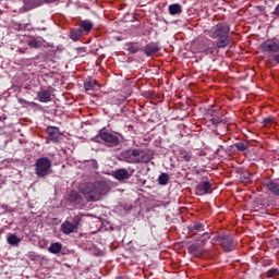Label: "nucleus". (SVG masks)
Listing matches in <instances>:
<instances>
[{
	"label": "nucleus",
	"instance_id": "nucleus-8",
	"mask_svg": "<svg viewBox=\"0 0 279 279\" xmlns=\"http://www.w3.org/2000/svg\"><path fill=\"white\" fill-rule=\"evenodd\" d=\"M216 241L220 243L225 252H232L234 250V238L232 235H218Z\"/></svg>",
	"mask_w": 279,
	"mask_h": 279
},
{
	"label": "nucleus",
	"instance_id": "nucleus-18",
	"mask_svg": "<svg viewBox=\"0 0 279 279\" xmlns=\"http://www.w3.org/2000/svg\"><path fill=\"white\" fill-rule=\"evenodd\" d=\"M179 158L180 160H184V162H191V160H193V153L185 149H180Z\"/></svg>",
	"mask_w": 279,
	"mask_h": 279
},
{
	"label": "nucleus",
	"instance_id": "nucleus-3",
	"mask_svg": "<svg viewBox=\"0 0 279 279\" xmlns=\"http://www.w3.org/2000/svg\"><path fill=\"white\" fill-rule=\"evenodd\" d=\"M121 158L130 165H141L149 162L151 155L141 148L126 149L121 153Z\"/></svg>",
	"mask_w": 279,
	"mask_h": 279
},
{
	"label": "nucleus",
	"instance_id": "nucleus-19",
	"mask_svg": "<svg viewBox=\"0 0 279 279\" xmlns=\"http://www.w3.org/2000/svg\"><path fill=\"white\" fill-rule=\"evenodd\" d=\"M169 14L175 16V14H182V5L180 3H173L168 7Z\"/></svg>",
	"mask_w": 279,
	"mask_h": 279
},
{
	"label": "nucleus",
	"instance_id": "nucleus-27",
	"mask_svg": "<svg viewBox=\"0 0 279 279\" xmlns=\"http://www.w3.org/2000/svg\"><path fill=\"white\" fill-rule=\"evenodd\" d=\"M158 184H160L161 186H167V184H169V174L162 172V173L158 177Z\"/></svg>",
	"mask_w": 279,
	"mask_h": 279
},
{
	"label": "nucleus",
	"instance_id": "nucleus-21",
	"mask_svg": "<svg viewBox=\"0 0 279 279\" xmlns=\"http://www.w3.org/2000/svg\"><path fill=\"white\" fill-rule=\"evenodd\" d=\"M27 45L31 47V49H40V47H43V40L38 38H32L27 41Z\"/></svg>",
	"mask_w": 279,
	"mask_h": 279
},
{
	"label": "nucleus",
	"instance_id": "nucleus-5",
	"mask_svg": "<svg viewBox=\"0 0 279 279\" xmlns=\"http://www.w3.org/2000/svg\"><path fill=\"white\" fill-rule=\"evenodd\" d=\"M52 163L49 158L41 157L35 161V174L37 178H47V175H51L53 170L51 169Z\"/></svg>",
	"mask_w": 279,
	"mask_h": 279
},
{
	"label": "nucleus",
	"instance_id": "nucleus-34",
	"mask_svg": "<svg viewBox=\"0 0 279 279\" xmlns=\"http://www.w3.org/2000/svg\"><path fill=\"white\" fill-rule=\"evenodd\" d=\"M80 223H82V218L80 216H74L72 219V225L76 230L80 228Z\"/></svg>",
	"mask_w": 279,
	"mask_h": 279
},
{
	"label": "nucleus",
	"instance_id": "nucleus-12",
	"mask_svg": "<svg viewBox=\"0 0 279 279\" xmlns=\"http://www.w3.org/2000/svg\"><path fill=\"white\" fill-rule=\"evenodd\" d=\"M37 99L40 104H49V101H51V92L48 89H40L37 93Z\"/></svg>",
	"mask_w": 279,
	"mask_h": 279
},
{
	"label": "nucleus",
	"instance_id": "nucleus-2",
	"mask_svg": "<svg viewBox=\"0 0 279 279\" xmlns=\"http://www.w3.org/2000/svg\"><path fill=\"white\" fill-rule=\"evenodd\" d=\"M108 191V183L104 181L81 185V193H83V195H87V202H99L101 199V195H106Z\"/></svg>",
	"mask_w": 279,
	"mask_h": 279
},
{
	"label": "nucleus",
	"instance_id": "nucleus-36",
	"mask_svg": "<svg viewBox=\"0 0 279 279\" xmlns=\"http://www.w3.org/2000/svg\"><path fill=\"white\" fill-rule=\"evenodd\" d=\"M272 60H274V62H276L277 64H279V54H275V56L272 57Z\"/></svg>",
	"mask_w": 279,
	"mask_h": 279
},
{
	"label": "nucleus",
	"instance_id": "nucleus-29",
	"mask_svg": "<svg viewBox=\"0 0 279 279\" xmlns=\"http://www.w3.org/2000/svg\"><path fill=\"white\" fill-rule=\"evenodd\" d=\"M70 38L72 40H80V38H82V32L72 29L70 33Z\"/></svg>",
	"mask_w": 279,
	"mask_h": 279
},
{
	"label": "nucleus",
	"instance_id": "nucleus-14",
	"mask_svg": "<svg viewBox=\"0 0 279 279\" xmlns=\"http://www.w3.org/2000/svg\"><path fill=\"white\" fill-rule=\"evenodd\" d=\"M266 186L272 195H277L279 197V181L269 180L268 182H266Z\"/></svg>",
	"mask_w": 279,
	"mask_h": 279
},
{
	"label": "nucleus",
	"instance_id": "nucleus-33",
	"mask_svg": "<svg viewBox=\"0 0 279 279\" xmlns=\"http://www.w3.org/2000/svg\"><path fill=\"white\" fill-rule=\"evenodd\" d=\"M268 278H276V276H279V269L278 268H271L267 271Z\"/></svg>",
	"mask_w": 279,
	"mask_h": 279
},
{
	"label": "nucleus",
	"instance_id": "nucleus-4",
	"mask_svg": "<svg viewBox=\"0 0 279 279\" xmlns=\"http://www.w3.org/2000/svg\"><path fill=\"white\" fill-rule=\"evenodd\" d=\"M95 143H101L104 141L107 147H117L120 145L121 140H119V135H114L106 129H101L98 134L94 137Z\"/></svg>",
	"mask_w": 279,
	"mask_h": 279
},
{
	"label": "nucleus",
	"instance_id": "nucleus-26",
	"mask_svg": "<svg viewBox=\"0 0 279 279\" xmlns=\"http://www.w3.org/2000/svg\"><path fill=\"white\" fill-rule=\"evenodd\" d=\"M85 90H95L97 88V81L89 80L84 83Z\"/></svg>",
	"mask_w": 279,
	"mask_h": 279
},
{
	"label": "nucleus",
	"instance_id": "nucleus-9",
	"mask_svg": "<svg viewBox=\"0 0 279 279\" xmlns=\"http://www.w3.org/2000/svg\"><path fill=\"white\" fill-rule=\"evenodd\" d=\"M205 48H198V53H204V56H213L215 53V50L217 47H215V44L208 38H204Z\"/></svg>",
	"mask_w": 279,
	"mask_h": 279
},
{
	"label": "nucleus",
	"instance_id": "nucleus-1",
	"mask_svg": "<svg viewBox=\"0 0 279 279\" xmlns=\"http://www.w3.org/2000/svg\"><path fill=\"white\" fill-rule=\"evenodd\" d=\"M207 36L216 41L217 49H226L230 45V26L226 22H220L206 31Z\"/></svg>",
	"mask_w": 279,
	"mask_h": 279
},
{
	"label": "nucleus",
	"instance_id": "nucleus-32",
	"mask_svg": "<svg viewBox=\"0 0 279 279\" xmlns=\"http://www.w3.org/2000/svg\"><path fill=\"white\" fill-rule=\"evenodd\" d=\"M195 47H196V51H199V49H205L206 45H204V38L198 39L194 43Z\"/></svg>",
	"mask_w": 279,
	"mask_h": 279
},
{
	"label": "nucleus",
	"instance_id": "nucleus-37",
	"mask_svg": "<svg viewBox=\"0 0 279 279\" xmlns=\"http://www.w3.org/2000/svg\"><path fill=\"white\" fill-rule=\"evenodd\" d=\"M1 14H3V11L0 10V16H1Z\"/></svg>",
	"mask_w": 279,
	"mask_h": 279
},
{
	"label": "nucleus",
	"instance_id": "nucleus-20",
	"mask_svg": "<svg viewBox=\"0 0 279 279\" xmlns=\"http://www.w3.org/2000/svg\"><path fill=\"white\" fill-rule=\"evenodd\" d=\"M48 252L50 254H60V252H62V243L60 242L51 243L50 246L48 247Z\"/></svg>",
	"mask_w": 279,
	"mask_h": 279
},
{
	"label": "nucleus",
	"instance_id": "nucleus-11",
	"mask_svg": "<svg viewBox=\"0 0 279 279\" xmlns=\"http://www.w3.org/2000/svg\"><path fill=\"white\" fill-rule=\"evenodd\" d=\"M46 132L49 136V140L52 141V143L60 142V129L56 126H48Z\"/></svg>",
	"mask_w": 279,
	"mask_h": 279
},
{
	"label": "nucleus",
	"instance_id": "nucleus-13",
	"mask_svg": "<svg viewBox=\"0 0 279 279\" xmlns=\"http://www.w3.org/2000/svg\"><path fill=\"white\" fill-rule=\"evenodd\" d=\"M114 178L119 181L130 180V178H132V172H129L125 168L118 169L114 171Z\"/></svg>",
	"mask_w": 279,
	"mask_h": 279
},
{
	"label": "nucleus",
	"instance_id": "nucleus-10",
	"mask_svg": "<svg viewBox=\"0 0 279 279\" xmlns=\"http://www.w3.org/2000/svg\"><path fill=\"white\" fill-rule=\"evenodd\" d=\"M213 189V184L209 181H203L195 187V194L198 196L206 195Z\"/></svg>",
	"mask_w": 279,
	"mask_h": 279
},
{
	"label": "nucleus",
	"instance_id": "nucleus-35",
	"mask_svg": "<svg viewBox=\"0 0 279 279\" xmlns=\"http://www.w3.org/2000/svg\"><path fill=\"white\" fill-rule=\"evenodd\" d=\"M263 121H264L265 125H271L272 123H275L276 118L268 117V118H265Z\"/></svg>",
	"mask_w": 279,
	"mask_h": 279
},
{
	"label": "nucleus",
	"instance_id": "nucleus-16",
	"mask_svg": "<svg viewBox=\"0 0 279 279\" xmlns=\"http://www.w3.org/2000/svg\"><path fill=\"white\" fill-rule=\"evenodd\" d=\"M68 199L69 202H71V204H75L76 206H80V204H82V196L75 191H72L69 194Z\"/></svg>",
	"mask_w": 279,
	"mask_h": 279
},
{
	"label": "nucleus",
	"instance_id": "nucleus-24",
	"mask_svg": "<svg viewBox=\"0 0 279 279\" xmlns=\"http://www.w3.org/2000/svg\"><path fill=\"white\" fill-rule=\"evenodd\" d=\"M190 254H194V256H197V254H202V245L196 243L189 246Z\"/></svg>",
	"mask_w": 279,
	"mask_h": 279
},
{
	"label": "nucleus",
	"instance_id": "nucleus-17",
	"mask_svg": "<svg viewBox=\"0 0 279 279\" xmlns=\"http://www.w3.org/2000/svg\"><path fill=\"white\" fill-rule=\"evenodd\" d=\"M21 238H19V235L12 233L9 234L7 238V242L9 245H12L13 247H19V245H21Z\"/></svg>",
	"mask_w": 279,
	"mask_h": 279
},
{
	"label": "nucleus",
	"instance_id": "nucleus-28",
	"mask_svg": "<svg viewBox=\"0 0 279 279\" xmlns=\"http://www.w3.org/2000/svg\"><path fill=\"white\" fill-rule=\"evenodd\" d=\"M81 27L84 32H90L93 29V22L85 20L81 22Z\"/></svg>",
	"mask_w": 279,
	"mask_h": 279
},
{
	"label": "nucleus",
	"instance_id": "nucleus-23",
	"mask_svg": "<svg viewBox=\"0 0 279 279\" xmlns=\"http://www.w3.org/2000/svg\"><path fill=\"white\" fill-rule=\"evenodd\" d=\"M158 45L156 44H148L146 45L145 49H144V52L147 54V56H153V53H157L158 51Z\"/></svg>",
	"mask_w": 279,
	"mask_h": 279
},
{
	"label": "nucleus",
	"instance_id": "nucleus-25",
	"mask_svg": "<svg viewBox=\"0 0 279 279\" xmlns=\"http://www.w3.org/2000/svg\"><path fill=\"white\" fill-rule=\"evenodd\" d=\"M44 0H24V4L27 8H38V5H43Z\"/></svg>",
	"mask_w": 279,
	"mask_h": 279
},
{
	"label": "nucleus",
	"instance_id": "nucleus-15",
	"mask_svg": "<svg viewBox=\"0 0 279 279\" xmlns=\"http://www.w3.org/2000/svg\"><path fill=\"white\" fill-rule=\"evenodd\" d=\"M75 230H77L75 228V226L72 225L71 221H64L61 225V231L63 232V234H72V232H75Z\"/></svg>",
	"mask_w": 279,
	"mask_h": 279
},
{
	"label": "nucleus",
	"instance_id": "nucleus-7",
	"mask_svg": "<svg viewBox=\"0 0 279 279\" xmlns=\"http://www.w3.org/2000/svg\"><path fill=\"white\" fill-rule=\"evenodd\" d=\"M263 53H279V39H267L260 45Z\"/></svg>",
	"mask_w": 279,
	"mask_h": 279
},
{
	"label": "nucleus",
	"instance_id": "nucleus-38",
	"mask_svg": "<svg viewBox=\"0 0 279 279\" xmlns=\"http://www.w3.org/2000/svg\"><path fill=\"white\" fill-rule=\"evenodd\" d=\"M94 163L97 165V161L94 160Z\"/></svg>",
	"mask_w": 279,
	"mask_h": 279
},
{
	"label": "nucleus",
	"instance_id": "nucleus-6",
	"mask_svg": "<svg viewBox=\"0 0 279 279\" xmlns=\"http://www.w3.org/2000/svg\"><path fill=\"white\" fill-rule=\"evenodd\" d=\"M190 234H198L202 236L201 241L204 243V241H208L210 239V233L206 231V225L202 222H194L187 228Z\"/></svg>",
	"mask_w": 279,
	"mask_h": 279
},
{
	"label": "nucleus",
	"instance_id": "nucleus-30",
	"mask_svg": "<svg viewBox=\"0 0 279 279\" xmlns=\"http://www.w3.org/2000/svg\"><path fill=\"white\" fill-rule=\"evenodd\" d=\"M209 121H210L211 125L217 126V125H219V123H222L223 120H221V117L215 116V117L210 118Z\"/></svg>",
	"mask_w": 279,
	"mask_h": 279
},
{
	"label": "nucleus",
	"instance_id": "nucleus-22",
	"mask_svg": "<svg viewBox=\"0 0 279 279\" xmlns=\"http://www.w3.org/2000/svg\"><path fill=\"white\" fill-rule=\"evenodd\" d=\"M125 47L129 53H138V51H141V47L136 43H128Z\"/></svg>",
	"mask_w": 279,
	"mask_h": 279
},
{
	"label": "nucleus",
	"instance_id": "nucleus-31",
	"mask_svg": "<svg viewBox=\"0 0 279 279\" xmlns=\"http://www.w3.org/2000/svg\"><path fill=\"white\" fill-rule=\"evenodd\" d=\"M234 147L238 149V151H245V149H247V145L243 142L235 143Z\"/></svg>",
	"mask_w": 279,
	"mask_h": 279
}]
</instances>
